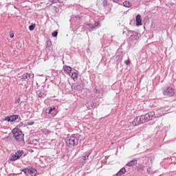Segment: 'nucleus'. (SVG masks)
Returning a JSON list of instances; mask_svg holds the SVG:
<instances>
[{"instance_id": "obj_19", "label": "nucleus", "mask_w": 176, "mask_h": 176, "mask_svg": "<svg viewBox=\"0 0 176 176\" xmlns=\"http://www.w3.org/2000/svg\"><path fill=\"white\" fill-rule=\"evenodd\" d=\"M72 78L75 80V79H78V74L76 72L72 73Z\"/></svg>"}, {"instance_id": "obj_36", "label": "nucleus", "mask_w": 176, "mask_h": 176, "mask_svg": "<svg viewBox=\"0 0 176 176\" xmlns=\"http://www.w3.org/2000/svg\"><path fill=\"white\" fill-rule=\"evenodd\" d=\"M9 137L3 138L2 140H8Z\"/></svg>"}, {"instance_id": "obj_3", "label": "nucleus", "mask_w": 176, "mask_h": 176, "mask_svg": "<svg viewBox=\"0 0 176 176\" xmlns=\"http://www.w3.org/2000/svg\"><path fill=\"white\" fill-rule=\"evenodd\" d=\"M128 35H131L129 37L131 41H138L141 37V34L133 30H129Z\"/></svg>"}, {"instance_id": "obj_38", "label": "nucleus", "mask_w": 176, "mask_h": 176, "mask_svg": "<svg viewBox=\"0 0 176 176\" xmlns=\"http://www.w3.org/2000/svg\"><path fill=\"white\" fill-rule=\"evenodd\" d=\"M19 101H20V100H16V102H19Z\"/></svg>"}, {"instance_id": "obj_37", "label": "nucleus", "mask_w": 176, "mask_h": 176, "mask_svg": "<svg viewBox=\"0 0 176 176\" xmlns=\"http://www.w3.org/2000/svg\"><path fill=\"white\" fill-rule=\"evenodd\" d=\"M113 176H119V175H118V173H116V175H114Z\"/></svg>"}, {"instance_id": "obj_24", "label": "nucleus", "mask_w": 176, "mask_h": 176, "mask_svg": "<svg viewBox=\"0 0 176 176\" xmlns=\"http://www.w3.org/2000/svg\"><path fill=\"white\" fill-rule=\"evenodd\" d=\"M52 46V41H47L46 47H50Z\"/></svg>"}, {"instance_id": "obj_13", "label": "nucleus", "mask_w": 176, "mask_h": 176, "mask_svg": "<svg viewBox=\"0 0 176 176\" xmlns=\"http://www.w3.org/2000/svg\"><path fill=\"white\" fill-rule=\"evenodd\" d=\"M36 169L34 168H29L28 174H30V175H32V174H36Z\"/></svg>"}, {"instance_id": "obj_22", "label": "nucleus", "mask_w": 176, "mask_h": 176, "mask_svg": "<svg viewBox=\"0 0 176 176\" xmlns=\"http://www.w3.org/2000/svg\"><path fill=\"white\" fill-rule=\"evenodd\" d=\"M29 30H30V31H34V30H35V24L30 25Z\"/></svg>"}, {"instance_id": "obj_5", "label": "nucleus", "mask_w": 176, "mask_h": 176, "mask_svg": "<svg viewBox=\"0 0 176 176\" xmlns=\"http://www.w3.org/2000/svg\"><path fill=\"white\" fill-rule=\"evenodd\" d=\"M164 96H169V97H173L175 94V90L171 87H168L163 90Z\"/></svg>"}, {"instance_id": "obj_1", "label": "nucleus", "mask_w": 176, "mask_h": 176, "mask_svg": "<svg viewBox=\"0 0 176 176\" xmlns=\"http://www.w3.org/2000/svg\"><path fill=\"white\" fill-rule=\"evenodd\" d=\"M80 135H73L65 138V142L69 148H74L78 145Z\"/></svg>"}, {"instance_id": "obj_12", "label": "nucleus", "mask_w": 176, "mask_h": 176, "mask_svg": "<svg viewBox=\"0 0 176 176\" xmlns=\"http://www.w3.org/2000/svg\"><path fill=\"white\" fill-rule=\"evenodd\" d=\"M135 164H137V160L136 159H133L131 161L129 162L126 164V166L128 167H132V166H135Z\"/></svg>"}, {"instance_id": "obj_28", "label": "nucleus", "mask_w": 176, "mask_h": 176, "mask_svg": "<svg viewBox=\"0 0 176 176\" xmlns=\"http://www.w3.org/2000/svg\"><path fill=\"white\" fill-rule=\"evenodd\" d=\"M37 96L42 98V97H43V94H42V92H37Z\"/></svg>"}, {"instance_id": "obj_26", "label": "nucleus", "mask_w": 176, "mask_h": 176, "mask_svg": "<svg viewBox=\"0 0 176 176\" xmlns=\"http://www.w3.org/2000/svg\"><path fill=\"white\" fill-rule=\"evenodd\" d=\"M57 35H58V32L57 31H54L52 32V36H54V38H56Z\"/></svg>"}, {"instance_id": "obj_32", "label": "nucleus", "mask_w": 176, "mask_h": 176, "mask_svg": "<svg viewBox=\"0 0 176 176\" xmlns=\"http://www.w3.org/2000/svg\"><path fill=\"white\" fill-rule=\"evenodd\" d=\"M125 64L129 65V64H130V60H125Z\"/></svg>"}, {"instance_id": "obj_10", "label": "nucleus", "mask_w": 176, "mask_h": 176, "mask_svg": "<svg viewBox=\"0 0 176 176\" xmlns=\"http://www.w3.org/2000/svg\"><path fill=\"white\" fill-rule=\"evenodd\" d=\"M63 71L67 74V75H69L71 74V71H72V68L69 66H64L63 67Z\"/></svg>"}, {"instance_id": "obj_25", "label": "nucleus", "mask_w": 176, "mask_h": 176, "mask_svg": "<svg viewBox=\"0 0 176 176\" xmlns=\"http://www.w3.org/2000/svg\"><path fill=\"white\" fill-rule=\"evenodd\" d=\"M29 170V168H23V170H22V171L23 172V173H25V174H28V170Z\"/></svg>"}, {"instance_id": "obj_15", "label": "nucleus", "mask_w": 176, "mask_h": 176, "mask_svg": "<svg viewBox=\"0 0 176 176\" xmlns=\"http://www.w3.org/2000/svg\"><path fill=\"white\" fill-rule=\"evenodd\" d=\"M125 173H126V168H121V169L117 173V175L122 176V175H123V174H125Z\"/></svg>"}, {"instance_id": "obj_30", "label": "nucleus", "mask_w": 176, "mask_h": 176, "mask_svg": "<svg viewBox=\"0 0 176 176\" xmlns=\"http://www.w3.org/2000/svg\"><path fill=\"white\" fill-rule=\"evenodd\" d=\"M28 78H32V79H34V74H28Z\"/></svg>"}, {"instance_id": "obj_4", "label": "nucleus", "mask_w": 176, "mask_h": 176, "mask_svg": "<svg viewBox=\"0 0 176 176\" xmlns=\"http://www.w3.org/2000/svg\"><path fill=\"white\" fill-rule=\"evenodd\" d=\"M143 118V120L144 123H146V122H149V120H153L155 118V111H150L147 113H146L144 116H142Z\"/></svg>"}, {"instance_id": "obj_33", "label": "nucleus", "mask_w": 176, "mask_h": 176, "mask_svg": "<svg viewBox=\"0 0 176 176\" xmlns=\"http://www.w3.org/2000/svg\"><path fill=\"white\" fill-rule=\"evenodd\" d=\"M10 38H13L14 36V34L13 33L10 34Z\"/></svg>"}, {"instance_id": "obj_2", "label": "nucleus", "mask_w": 176, "mask_h": 176, "mask_svg": "<svg viewBox=\"0 0 176 176\" xmlns=\"http://www.w3.org/2000/svg\"><path fill=\"white\" fill-rule=\"evenodd\" d=\"M13 134V137L15 138L18 142H21V141H24V135L23 132L19 129H14L12 131Z\"/></svg>"}, {"instance_id": "obj_9", "label": "nucleus", "mask_w": 176, "mask_h": 176, "mask_svg": "<svg viewBox=\"0 0 176 176\" xmlns=\"http://www.w3.org/2000/svg\"><path fill=\"white\" fill-rule=\"evenodd\" d=\"M97 5L98 6H101V5H102V6H104V8H107V6H108V1L107 0H98Z\"/></svg>"}, {"instance_id": "obj_7", "label": "nucleus", "mask_w": 176, "mask_h": 176, "mask_svg": "<svg viewBox=\"0 0 176 176\" xmlns=\"http://www.w3.org/2000/svg\"><path fill=\"white\" fill-rule=\"evenodd\" d=\"M24 152L22 151H18L15 154L12 155L10 159L12 162H14L17 160V159H20L21 156H23Z\"/></svg>"}, {"instance_id": "obj_6", "label": "nucleus", "mask_w": 176, "mask_h": 176, "mask_svg": "<svg viewBox=\"0 0 176 176\" xmlns=\"http://www.w3.org/2000/svg\"><path fill=\"white\" fill-rule=\"evenodd\" d=\"M142 123H145L142 116L136 117L132 122L133 126H140V124H142Z\"/></svg>"}, {"instance_id": "obj_29", "label": "nucleus", "mask_w": 176, "mask_h": 176, "mask_svg": "<svg viewBox=\"0 0 176 176\" xmlns=\"http://www.w3.org/2000/svg\"><path fill=\"white\" fill-rule=\"evenodd\" d=\"M56 109V107H52L48 111V113L50 114L52 113V111H54Z\"/></svg>"}, {"instance_id": "obj_8", "label": "nucleus", "mask_w": 176, "mask_h": 176, "mask_svg": "<svg viewBox=\"0 0 176 176\" xmlns=\"http://www.w3.org/2000/svg\"><path fill=\"white\" fill-rule=\"evenodd\" d=\"M17 119H19V116L14 115V116H11L9 117H6L4 118V120H6V122H16V120H17Z\"/></svg>"}, {"instance_id": "obj_35", "label": "nucleus", "mask_w": 176, "mask_h": 176, "mask_svg": "<svg viewBox=\"0 0 176 176\" xmlns=\"http://www.w3.org/2000/svg\"><path fill=\"white\" fill-rule=\"evenodd\" d=\"M76 19H80V17H82V16L76 15Z\"/></svg>"}, {"instance_id": "obj_21", "label": "nucleus", "mask_w": 176, "mask_h": 176, "mask_svg": "<svg viewBox=\"0 0 176 176\" xmlns=\"http://www.w3.org/2000/svg\"><path fill=\"white\" fill-rule=\"evenodd\" d=\"M94 93H95V94H100V93H101V91L97 88H94Z\"/></svg>"}, {"instance_id": "obj_11", "label": "nucleus", "mask_w": 176, "mask_h": 176, "mask_svg": "<svg viewBox=\"0 0 176 176\" xmlns=\"http://www.w3.org/2000/svg\"><path fill=\"white\" fill-rule=\"evenodd\" d=\"M136 25H142V19L140 14L136 16Z\"/></svg>"}, {"instance_id": "obj_27", "label": "nucleus", "mask_w": 176, "mask_h": 176, "mask_svg": "<svg viewBox=\"0 0 176 176\" xmlns=\"http://www.w3.org/2000/svg\"><path fill=\"white\" fill-rule=\"evenodd\" d=\"M49 2L51 3H58V0H50Z\"/></svg>"}, {"instance_id": "obj_31", "label": "nucleus", "mask_w": 176, "mask_h": 176, "mask_svg": "<svg viewBox=\"0 0 176 176\" xmlns=\"http://www.w3.org/2000/svg\"><path fill=\"white\" fill-rule=\"evenodd\" d=\"M32 124H34V122H28V126H32Z\"/></svg>"}, {"instance_id": "obj_23", "label": "nucleus", "mask_w": 176, "mask_h": 176, "mask_svg": "<svg viewBox=\"0 0 176 176\" xmlns=\"http://www.w3.org/2000/svg\"><path fill=\"white\" fill-rule=\"evenodd\" d=\"M147 173L148 174H153V170L152 169V168H148L147 169Z\"/></svg>"}, {"instance_id": "obj_16", "label": "nucleus", "mask_w": 176, "mask_h": 176, "mask_svg": "<svg viewBox=\"0 0 176 176\" xmlns=\"http://www.w3.org/2000/svg\"><path fill=\"white\" fill-rule=\"evenodd\" d=\"M133 5L131 2L125 1L123 2V6H125V8H130Z\"/></svg>"}, {"instance_id": "obj_17", "label": "nucleus", "mask_w": 176, "mask_h": 176, "mask_svg": "<svg viewBox=\"0 0 176 176\" xmlns=\"http://www.w3.org/2000/svg\"><path fill=\"white\" fill-rule=\"evenodd\" d=\"M20 79H28V73L23 74L22 76H19Z\"/></svg>"}, {"instance_id": "obj_14", "label": "nucleus", "mask_w": 176, "mask_h": 176, "mask_svg": "<svg viewBox=\"0 0 176 176\" xmlns=\"http://www.w3.org/2000/svg\"><path fill=\"white\" fill-rule=\"evenodd\" d=\"M100 25V21L96 22L94 24H89V28H96V27H98Z\"/></svg>"}, {"instance_id": "obj_18", "label": "nucleus", "mask_w": 176, "mask_h": 176, "mask_svg": "<svg viewBox=\"0 0 176 176\" xmlns=\"http://www.w3.org/2000/svg\"><path fill=\"white\" fill-rule=\"evenodd\" d=\"M144 170H145V166L144 165H140L139 166H138V170H142L144 171Z\"/></svg>"}, {"instance_id": "obj_34", "label": "nucleus", "mask_w": 176, "mask_h": 176, "mask_svg": "<svg viewBox=\"0 0 176 176\" xmlns=\"http://www.w3.org/2000/svg\"><path fill=\"white\" fill-rule=\"evenodd\" d=\"M113 2L118 3V2H120V0H113Z\"/></svg>"}, {"instance_id": "obj_20", "label": "nucleus", "mask_w": 176, "mask_h": 176, "mask_svg": "<svg viewBox=\"0 0 176 176\" xmlns=\"http://www.w3.org/2000/svg\"><path fill=\"white\" fill-rule=\"evenodd\" d=\"M89 156H90V153H87L84 156H82V160H86L89 157Z\"/></svg>"}]
</instances>
